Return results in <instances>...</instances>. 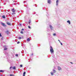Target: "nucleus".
<instances>
[{"instance_id": "obj_1", "label": "nucleus", "mask_w": 76, "mask_h": 76, "mask_svg": "<svg viewBox=\"0 0 76 76\" xmlns=\"http://www.w3.org/2000/svg\"><path fill=\"white\" fill-rule=\"evenodd\" d=\"M50 51L51 54L54 53V50H53V48L52 47V46H50Z\"/></svg>"}, {"instance_id": "obj_2", "label": "nucleus", "mask_w": 76, "mask_h": 76, "mask_svg": "<svg viewBox=\"0 0 76 76\" xmlns=\"http://www.w3.org/2000/svg\"><path fill=\"white\" fill-rule=\"evenodd\" d=\"M12 11L13 12V13H12L13 15H15V14H16L15 13V12H16V10L15 9H12Z\"/></svg>"}, {"instance_id": "obj_3", "label": "nucleus", "mask_w": 76, "mask_h": 76, "mask_svg": "<svg viewBox=\"0 0 76 76\" xmlns=\"http://www.w3.org/2000/svg\"><path fill=\"white\" fill-rule=\"evenodd\" d=\"M49 26L50 27V28L51 29V30H53V26L51 25H49Z\"/></svg>"}, {"instance_id": "obj_4", "label": "nucleus", "mask_w": 76, "mask_h": 76, "mask_svg": "<svg viewBox=\"0 0 76 76\" xmlns=\"http://www.w3.org/2000/svg\"><path fill=\"white\" fill-rule=\"evenodd\" d=\"M5 33H6V34H7V35L9 34H10L9 31H5Z\"/></svg>"}, {"instance_id": "obj_5", "label": "nucleus", "mask_w": 76, "mask_h": 76, "mask_svg": "<svg viewBox=\"0 0 76 76\" xmlns=\"http://www.w3.org/2000/svg\"><path fill=\"white\" fill-rule=\"evenodd\" d=\"M58 69L59 70H61V67L59 66H58Z\"/></svg>"}, {"instance_id": "obj_6", "label": "nucleus", "mask_w": 76, "mask_h": 76, "mask_svg": "<svg viewBox=\"0 0 76 76\" xmlns=\"http://www.w3.org/2000/svg\"><path fill=\"white\" fill-rule=\"evenodd\" d=\"M7 24H8V25H10V26L11 25V24H10V23L8 22H7Z\"/></svg>"}, {"instance_id": "obj_7", "label": "nucleus", "mask_w": 76, "mask_h": 76, "mask_svg": "<svg viewBox=\"0 0 76 76\" xmlns=\"http://www.w3.org/2000/svg\"><path fill=\"white\" fill-rule=\"evenodd\" d=\"M48 3L49 4H50V3H51V0H48Z\"/></svg>"}, {"instance_id": "obj_8", "label": "nucleus", "mask_w": 76, "mask_h": 76, "mask_svg": "<svg viewBox=\"0 0 76 76\" xmlns=\"http://www.w3.org/2000/svg\"><path fill=\"white\" fill-rule=\"evenodd\" d=\"M58 0H57L56 1V5L58 6Z\"/></svg>"}, {"instance_id": "obj_9", "label": "nucleus", "mask_w": 76, "mask_h": 76, "mask_svg": "<svg viewBox=\"0 0 76 76\" xmlns=\"http://www.w3.org/2000/svg\"><path fill=\"white\" fill-rule=\"evenodd\" d=\"M1 24H2V26H5V24H4V23H1Z\"/></svg>"}, {"instance_id": "obj_10", "label": "nucleus", "mask_w": 76, "mask_h": 76, "mask_svg": "<svg viewBox=\"0 0 76 76\" xmlns=\"http://www.w3.org/2000/svg\"><path fill=\"white\" fill-rule=\"evenodd\" d=\"M67 23H69V25L70 24V21H69V20L67 21Z\"/></svg>"}, {"instance_id": "obj_11", "label": "nucleus", "mask_w": 76, "mask_h": 76, "mask_svg": "<svg viewBox=\"0 0 76 76\" xmlns=\"http://www.w3.org/2000/svg\"><path fill=\"white\" fill-rule=\"evenodd\" d=\"M27 41H30V38H28L27 39Z\"/></svg>"}, {"instance_id": "obj_12", "label": "nucleus", "mask_w": 76, "mask_h": 76, "mask_svg": "<svg viewBox=\"0 0 76 76\" xmlns=\"http://www.w3.org/2000/svg\"><path fill=\"white\" fill-rule=\"evenodd\" d=\"M12 69H14V70H15V69H16V67L14 66L13 67H12Z\"/></svg>"}, {"instance_id": "obj_13", "label": "nucleus", "mask_w": 76, "mask_h": 76, "mask_svg": "<svg viewBox=\"0 0 76 76\" xmlns=\"http://www.w3.org/2000/svg\"><path fill=\"white\" fill-rule=\"evenodd\" d=\"M53 72H50V74L52 76H53V75H54V74H53Z\"/></svg>"}, {"instance_id": "obj_14", "label": "nucleus", "mask_w": 76, "mask_h": 76, "mask_svg": "<svg viewBox=\"0 0 76 76\" xmlns=\"http://www.w3.org/2000/svg\"><path fill=\"white\" fill-rule=\"evenodd\" d=\"M2 18H4V19H5L6 18V17L4 15H3L2 16Z\"/></svg>"}, {"instance_id": "obj_15", "label": "nucleus", "mask_w": 76, "mask_h": 76, "mask_svg": "<svg viewBox=\"0 0 76 76\" xmlns=\"http://www.w3.org/2000/svg\"><path fill=\"white\" fill-rule=\"evenodd\" d=\"M25 74H26V72H24V73H23V75L25 76Z\"/></svg>"}, {"instance_id": "obj_16", "label": "nucleus", "mask_w": 76, "mask_h": 76, "mask_svg": "<svg viewBox=\"0 0 76 76\" xmlns=\"http://www.w3.org/2000/svg\"><path fill=\"white\" fill-rule=\"evenodd\" d=\"M0 72H2L3 73L4 72V71H3L2 70H0Z\"/></svg>"}, {"instance_id": "obj_17", "label": "nucleus", "mask_w": 76, "mask_h": 76, "mask_svg": "<svg viewBox=\"0 0 76 76\" xmlns=\"http://www.w3.org/2000/svg\"><path fill=\"white\" fill-rule=\"evenodd\" d=\"M53 73H56V70L54 69H53Z\"/></svg>"}, {"instance_id": "obj_18", "label": "nucleus", "mask_w": 76, "mask_h": 76, "mask_svg": "<svg viewBox=\"0 0 76 76\" xmlns=\"http://www.w3.org/2000/svg\"><path fill=\"white\" fill-rule=\"evenodd\" d=\"M20 33L21 34H23V32L22 31H21Z\"/></svg>"}, {"instance_id": "obj_19", "label": "nucleus", "mask_w": 76, "mask_h": 76, "mask_svg": "<svg viewBox=\"0 0 76 76\" xmlns=\"http://www.w3.org/2000/svg\"><path fill=\"white\" fill-rule=\"evenodd\" d=\"M3 47H4V48H7V47H6V46H4Z\"/></svg>"}, {"instance_id": "obj_20", "label": "nucleus", "mask_w": 76, "mask_h": 76, "mask_svg": "<svg viewBox=\"0 0 76 76\" xmlns=\"http://www.w3.org/2000/svg\"><path fill=\"white\" fill-rule=\"evenodd\" d=\"M10 76H14V75L13 74H10Z\"/></svg>"}, {"instance_id": "obj_21", "label": "nucleus", "mask_w": 76, "mask_h": 76, "mask_svg": "<svg viewBox=\"0 0 76 76\" xmlns=\"http://www.w3.org/2000/svg\"><path fill=\"white\" fill-rule=\"evenodd\" d=\"M53 36H56V33L54 34H53Z\"/></svg>"}, {"instance_id": "obj_22", "label": "nucleus", "mask_w": 76, "mask_h": 76, "mask_svg": "<svg viewBox=\"0 0 76 76\" xmlns=\"http://www.w3.org/2000/svg\"><path fill=\"white\" fill-rule=\"evenodd\" d=\"M19 39H21V38L20 37H19L18 38Z\"/></svg>"}, {"instance_id": "obj_23", "label": "nucleus", "mask_w": 76, "mask_h": 76, "mask_svg": "<svg viewBox=\"0 0 76 76\" xmlns=\"http://www.w3.org/2000/svg\"><path fill=\"white\" fill-rule=\"evenodd\" d=\"M4 50H7V48H5L4 49Z\"/></svg>"}, {"instance_id": "obj_24", "label": "nucleus", "mask_w": 76, "mask_h": 76, "mask_svg": "<svg viewBox=\"0 0 76 76\" xmlns=\"http://www.w3.org/2000/svg\"><path fill=\"white\" fill-rule=\"evenodd\" d=\"M16 56V57H18V54H16L15 55Z\"/></svg>"}, {"instance_id": "obj_25", "label": "nucleus", "mask_w": 76, "mask_h": 76, "mask_svg": "<svg viewBox=\"0 0 76 76\" xmlns=\"http://www.w3.org/2000/svg\"><path fill=\"white\" fill-rule=\"evenodd\" d=\"M31 23V20H29L28 23Z\"/></svg>"}, {"instance_id": "obj_26", "label": "nucleus", "mask_w": 76, "mask_h": 76, "mask_svg": "<svg viewBox=\"0 0 76 76\" xmlns=\"http://www.w3.org/2000/svg\"><path fill=\"white\" fill-rule=\"evenodd\" d=\"M28 28L29 29H30L31 28V27H30L29 26H28Z\"/></svg>"}, {"instance_id": "obj_27", "label": "nucleus", "mask_w": 76, "mask_h": 76, "mask_svg": "<svg viewBox=\"0 0 76 76\" xmlns=\"http://www.w3.org/2000/svg\"><path fill=\"white\" fill-rule=\"evenodd\" d=\"M19 43H20V42H17V44H19Z\"/></svg>"}, {"instance_id": "obj_28", "label": "nucleus", "mask_w": 76, "mask_h": 76, "mask_svg": "<svg viewBox=\"0 0 76 76\" xmlns=\"http://www.w3.org/2000/svg\"><path fill=\"white\" fill-rule=\"evenodd\" d=\"M20 66L21 67H22V65H20Z\"/></svg>"}, {"instance_id": "obj_29", "label": "nucleus", "mask_w": 76, "mask_h": 76, "mask_svg": "<svg viewBox=\"0 0 76 76\" xmlns=\"http://www.w3.org/2000/svg\"><path fill=\"white\" fill-rule=\"evenodd\" d=\"M58 41H59L60 43H61V42H60V40L58 39Z\"/></svg>"}, {"instance_id": "obj_30", "label": "nucleus", "mask_w": 76, "mask_h": 76, "mask_svg": "<svg viewBox=\"0 0 76 76\" xmlns=\"http://www.w3.org/2000/svg\"><path fill=\"white\" fill-rule=\"evenodd\" d=\"M58 41H59L60 43H61V42H60V40L58 39Z\"/></svg>"}, {"instance_id": "obj_31", "label": "nucleus", "mask_w": 76, "mask_h": 76, "mask_svg": "<svg viewBox=\"0 0 76 76\" xmlns=\"http://www.w3.org/2000/svg\"><path fill=\"white\" fill-rule=\"evenodd\" d=\"M61 45H63V44H62V43L61 42V43H60Z\"/></svg>"}, {"instance_id": "obj_32", "label": "nucleus", "mask_w": 76, "mask_h": 76, "mask_svg": "<svg viewBox=\"0 0 76 76\" xmlns=\"http://www.w3.org/2000/svg\"><path fill=\"white\" fill-rule=\"evenodd\" d=\"M22 31H23V30H24V29H23V28H22Z\"/></svg>"}, {"instance_id": "obj_33", "label": "nucleus", "mask_w": 76, "mask_h": 76, "mask_svg": "<svg viewBox=\"0 0 76 76\" xmlns=\"http://www.w3.org/2000/svg\"><path fill=\"white\" fill-rule=\"evenodd\" d=\"M0 36L1 37V34H0Z\"/></svg>"}, {"instance_id": "obj_34", "label": "nucleus", "mask_w": 76, "mask_h": 76, "mask_svg": "<svg viewBox=\"0 0 76 76\" xmlns=\"http://www.w3.org/2000/svg\"><path fill=\"white\" fill-rule=\"evenodd\" d=\"M70 63H71V64H73V63H72V62H70Z\"/></svg>"}, {"instance_id": "obj_35", "label": "nucleus", "mask_w": 76, "mask_h": 76, "mask_svg": "<svg viewBox=\"0 0 76 76\" xmlns=\"http://www.w3.org/2000/svg\"><path fill=\"white\" fill-rule=\"evenodd\" d=\"M12 67H10V69H11V68H12Z\"/></svg>"}, {"instance_id": "obj_36", "label": "nucleus", "mask_w": 76, "mask_h": 76, "mask_svg": "<svg viewBox=\"0 0 76 76\" xmlns=\"http://www.w3.org/2000/svg\"><path fill=\"white\" fill-rule=\"evenodd\" d=\"M23 76H25V75H23Z\"/></svg>"}]
</instances>
